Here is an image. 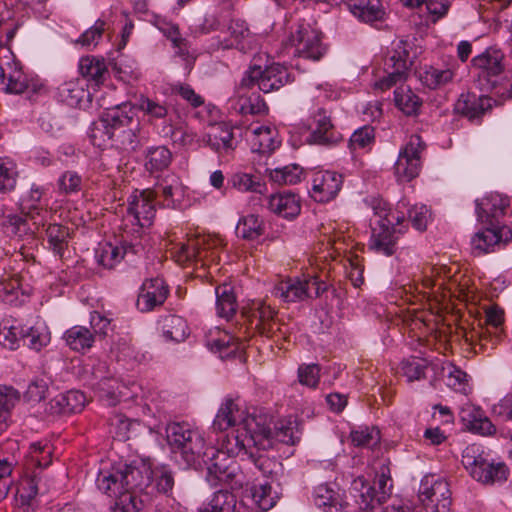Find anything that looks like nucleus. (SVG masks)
Here are the masks:
<instances>
[{"mask_svg":"<svg viewBox=\"0 0 512 512\" xmlns=\"http://www.w3.org/2000/svg\"><path fill=\"white\" fill-rule=\"evenodd\" d=\"M161 329L166 340L182 342L190 334L187 321L178 315H167L162 318Z\"/></svg>","mask_w":512,"mask_h":512,"instance_id":"41","label":"nucleus"},{"mask_svg":"<svg viewBox=\"0 0 512 512\" xmlns=\"http://www.w3.org/2000/svg\"><path fill=\"white\" fill-rule=\"evenodd\" d=\"M208 145L218 154H228L235 149V142L232 129L225 125H218L215 130L208 135Z\"/></svg>","mask_w":512,"mask_h":512,"instance_id":"44","label":"nucleus"},{"mask_svg":"<svg viewBox=\"0 0 512 512\" xmlns=\"http://www.w3.org/2000/svg\"><path fill=\"white\" fill-rule=\"evenodd\" d=\"M310 137L317 144H333L340 138L331 123L330 117L322 109L314 115Z\"/></svg>","mask_w":512,"mask_h":512,"instance_id":"36","label":"nucleus"},{"mask_svg":"<svg viewBox=\"0 0 512 512\" xmlns=\"http://www.w3.org/2000/svg\"><path fill=\"white\" fill-rule=\"evenodd\" d=\"M326 290V284L314 277L302 280L288 278L275 286L273 295L285 302H297L308 298H318Z\"/></svg>","mask_w":512,"mask_h":512,"instance_id":"15","label":"nucleus"},{"mask_svg":"<svg viewBox=\"0 0 512 512\" xmlns=\"http://www.w3.org/2000/svg\"><path fill=\"white\" fill-rule=\"evenodd\" d=\"M418 499L426 512H450L452 501L449 485L436 475L429 474L422 478Z\"/></svg>","mask_w":512,"mask_h":512,"instance_id":"12","label":"nucleus"},{"mask_svg":"<svg viewBox=\"0 0 512 512\" xmlns=\"http://www.w3.org/2000/svg\"><path fill=\"white\" fill-rule=\"evenodd\" d=\"M172 161V153L165 146H155L147 149L145 168L149 172L166 169Z\"/></svg>","mask_w":512,"mask_h":512,"instance_id":"48","label":"nucleus"},{"mask_svg":"<svg viewBox=\"0 0 512 512\" xmlns=\"http://www.w3.org/2000/svg\"><path fill=\"white\" fill-rule=\"evenodd\" d=\"M204 466L207 469V480L212 485L227 484L232 488L242 485L238 464L224 451L209 446Z\"/></svg>","mask_w":512,"mask_h":512,"instance_id":"8","label":"nucleus"},{"mask_svg":"<svg viewBox=\"0 0 512 512\" xmlns=\"http://www.w3.org/2000/svg\"><path fill=\"white\" fill-rule=\"evenodd\" d=\"M199 432V430L191 428L187 423H171L167 426V442L176 458H178L182 450L190 442V438H194V435Z\"/></svg>","mask_w":512,"mask_h":512,"instance_id":"38","label":"nucleus"},{"mask_svg":"<svg viewBox=\"0 0 512 512\" xmlns=\"http://www.w3.org/2000/svg\"><path fill=\"white\" fill-rule=\"evenodd\" d=\"M394 100L396 106L405 115L412 116L416 114V94L413 87L409 84H401L394 91Z\"/></svg>","mask_w":512,"mask_h":512,"instance_id":"57","label":"nucleus"},{"mask_svg":"<svg viewBox=\"0 0 512 512\" xmlns=\"http://www.w3.org/2000/svg\"><path fill=\"white\" fill-rule=\"evenodd\" d=\"M66 344L70 349L85 353L94 343V334L84 326L76 325L68 329L64 334Z\"/></svg>","mask_w":512,"mask_h":512,"instance_id":"42","label":"nucleus"},{"mask_svg":"<svg viewBox=\"0 0 512 512\" xmlns=\"http://www.w3.org/2000/svg\"><path fill=\"white\" fill-rule=\"evenodd\" d=\"M271 212L287 219L299 215L301 211L300 198L294 193H278L271 195L268 201Z\"/></svg>","mask_w":512,"mask_h":512,"instance_id":"35","label":"nucleus"},{"mask_svg":"<svg viewBox=\"0 0 512 512\" xmlns=\"http://www.w3.org/2000/svg\"><path fill=\"white\" fill-rule=\"evenodd\" d=\"M98 396L108 406H115L122 400L137 398L141 390L134 382L124 383L112 377H103L95 384Z\"/></svg>","mask_w":512,"mask_h":512,"instance_id":"19","label":"nucleus"},{"mask_svg":"<svg viewBox=\"0 0 512 512\" xmlns=\"http://www.w3.org/2000/svg\"><path fill=\"white\" fill-rule=\"evenodd\" d=\"M117 113L116 106L107 108L103 116L93 123L90 130V138L93 145L100 148H105L109 144L113 146Z\"/></svg>","mask_w":512,"mask_h":512,"instance_id":"25","label":"nucleus"},{"mask_svg":"<svg viewBox=\"0 0 512 512\" xmlns=\"http://www.w3.org/2000/svg\"><path fill=\"white\" fill-rule=\"evenodd\" d=\"M454 76L455 72L450 68L438 69L433 66H426L418 78L425 87L437 89L450 83Z\"/></svg>","mask_w":512,"mask_h":512,"instance_id":"45","label":"nucleus"},{"mask_svg":"<svg viewBox=\"0 0 512 512\" xmlns=\"http://www.w3.org/2000/svg\"><path fill=\"white\" fill-rule=\"evenodd\" d=\"M86 397L83 392L70 390L55 396L49 402V410L53 414H72L83 410Z\"/></svg>","mask_w":512,"mask_h":512,"instance_id":"32","label":"nucleus"},{"mask_svg":"<svg viewBox=\"0 0 512 512\" xmlns=\"http://www.w3.org/2000/svg\"><path fill=\"white\" fill-rule=\"evenodd\" d=\"M129 252H134L133 247L130 245L123 244L121 246H117L111 243H106L98 253V263L105 268L112 269L120 263Z\"/></svg>","mask_w":512,"mask_h":512,"instance_id":"46","label":"nucleus"},{"mask_svg":"<svg viewBox=\"0 0 512 512\" xmlns=\"http://www.w3.org/2000/svg\"><path fill=\"white\" fill-rule=\"evenodd\" d=\"M291 81L288 69L278 63L266 66L264 69L254 63L241 80L240 86L249 87L257 84L261 91L270 93L279 90Z\"/></svg>","mask_w":512,"mask_h":512,"instance_id":"10","label":"nucleus"},{"mask_svg":"<svg viewBox=\"0 0 512 512\" xmlns=\"http://www.w3.org/2000/svg\"><path fill=\"white\" fill-rule=\"evenodd\" d=\"M277 312L264 301L253 304L249 315V324L254 332L267 338L287 339L288 327L279 321Z\"/></svg>","mask_w":512,"mask_h":512,"instance_id":"14","label":"nucleus"},{"mask_svg":"<svg viewBox=\"0 0 512 512\" xmlns=\"http://www.w3.org/2000/svg\"><path fill=\"white\" fill-rule=\"evenodd\" d=\"M459 416L465 427L473 433L488 436L496 431L495 426L484 415L483 411L472 404L464 405L460 410Z\"/></svg>","mask_w":512,"mask_h":512,"instance_id":"30","label":"nucleus"},{"mask_svg":"<svg viewBox=\"0 0 512 512\" xmlns=\"http://www.w3.org/2000/svg\"><path fill=\"white\" fill-rule=\"evenodd\" d=\"M158 29L172 42V45L177 49L176 53L183 57L185 61H189V45L185 38L181 37L179 28L176 24L167 21H159Z\"/></svg>","mask_w":512,"mask_h":512,"instance_id":"47","label":"nucleus"},{"mask_svg":"<svg viewBox=\"0 0 512 512\" xmlns=\"http://www.w3.org/2000/svg\"><path fill=\"white\" fill-rule=\"evenodd\" d=\"M251 142L254 150L266 154L272 152L278 142L274 139V131L268 126H259L252 131Z\"/></svg>","mask_w":512,"mask_h":512,"instance_id":"51","label":"nucleus"},{"mask_svg":"<svg viewBox=\"0 0 512 512\" xmlns=\"http://www.w3.org/2000/svg\"><path fill=\"white\" fill-rule=\"evenodd\" d=\"M137 108L149 119H164L168 115V106L164 102L140 95Z\"/></svg>","mask_w":512,"mask_h":512,"instance_id":"61","label":"nucleus"},{"mask_svg":"<svg viewBox=\"0 0 512 512\" xmlns=\"http://www.w3.org/2000/svg\"><path fill=\"white\" fill-rule=\"evenodd\" d=\"M229 183L240 192L261 193L264 187L259 176L243 171L235 172L229 179Z\"/></svg>","mask_w":512,"mask_h":512,"instance_id":"58","label":"nucleus"},{"mask_svg":"<svg viewBox=\"0 0 512 512\" xmlns=\"http://www.w3.org/2000/svg\"><path fill=\"white\" fill-rule=\"evenodd\" d=\"M353 15L365 22L379 20L383 16L379 0H343Z\"/></svg>","mask_w":512,"mask_h":512,"instance_id":"40","label":"nucleus"},{"mask_svg":"<svg viewBox=\"0 0 512 512\" xmlns=\"http://www.w3.org/2000/svg\"><path fill=\"white\" fill-rule=\"evenodd\" d=\"M79 72L83 78L95 86L102 85L109 76L105 60L95 56L82 57L79 61Z\"/></svg>","mask_w":512,"mask_h":512,"instance_id":"37","label":"nucleus"},{"mask_svg":"<svg viewBox=\"0 0 512 512\" xmlns=\"http://www.w3.org/2000/svg\"><path fill=\"white\" fill-rule=\"evenodd\" d=\"M21 277L18 274L3 273L0 275V298L9 304L18 299L21 291Z\"/></svg>","mask_w":512,"mask_h":512,"instance_id":"53","label":"nucleus"},{"mask_svg":"<svg viewBox=\"0 0 512 512\" xmlns=\"http://www.w3.org/2000/svg\"><path fill=\"white\" fill-rule=\"evenodd\" d=\"M62 101L69 106H81L86 101H91L90 93L86 91L78 82L64 83L59 89Z\"/></svg>","mask_w":512,"mask_h":512,"instance_id":"56","label":"nucleus"},{"mask_svg":"<svg viewBox=\"0 0 512 512\" xmlns=\"http://www.w3.org/2000/svg\"><path fill=\"white\" fill-rule=\"evenodd\" d=\"M272 448L271 428L268 424L260 425L254 431L236 428L227 435L219 450L224 451L229 457H249L253 449L269 450Z\"/></svg>","mask_w":512,"mask_h":512,"instance_id":"1","label":"nucleus"},{"mask_svg":"<svg viewBox=\"0 0 512 512\" xmlns=\"http://www.w3.org/2000/svg\"><path fill=\"white\" fill-rule=\"evenodd\" d=\"M43 217L41 219H31L28 214L24 215H8L3 222L5 232L11 237L22 239L24 237H33L35 231L40 226H44Z\"/></svg>","mask_w":512,"mask_h":512,"instance_id":"31","label":"nucleus"},{"mask_svg":"<svg viewBox=\"0 0 512 512\" xmlns=\"http://www.w3.org/2000/svg\"><path fill=\"white\" fill-rule=\"evenodd\" d=\"M221 240L213 236H197L183 243H176L171 248V254L179 265L201 263L202 266L216 262L219 258L218 249Z\"/></svg>","mask_w":512,"mask_h":512,"instance_id":"4","label":"nucleus"},{"mask_svg":"<svg viewBox=\"0 0 512 512\" xmlns=\"http://www.w3.org/2000/svg\"><path fill=\"white\" fill-rule=\"evenodd\" d=\"M395 221L371 224L369 248L376 253L391 256L395 252Z\"/></svg>","mask_w":512,"mask_h":512,"instance_id":"24","label":"nucleus"},{"mask_svg":"<svg viewBox=\"0 0 512 512\" xmlns=\"http://www.w3.org/2000/svg\"><path fill=\"white\" fill-rule=\"evenodd\" d=\"M216 310L218 316L229 320L232 318L238 308V303L230 285L223 284L215 289Z\"/></svg>","mask_w":512,"mask_h":512,"instance_id":"43","label":"nucleus"},{"mask_svg":"<svg viewBox=\"0 0 512 512\" xmlns=\"http://www.w3.org/2000/svg\"><path fill=\"white\" fill-rule=\"evenodd\" d=\"M18 400V393L12 387H0V431L3 432L8 427V418L11 409Z\"/></svg>","mask_w":512,"mask_h":512,"instance_id":"60","label":"nucleus"},{"mask_svg":"<svg viewBox=\"0 0 512 512\" xmlns=\"http://www.w3.org/2000/svg\"><path fill=\"white\" fill-rule=\"evenodd\" d=\"M257 47V37L249 30L242 20H231L227 29L221 31L209 40L208 51L237 49L243 53L252 51Z\"/></svg>","mask_w":512,"mask_h":512,"instance_id":"6","label":"nucleus"},{"mask_svg":"<svg viewBox=\"0 0 512 512\" xmlns=\"http://www.w3.org/2000/svg\"><path fill=\"white\" fill-rule=\"evenodd\" d=\"M394 175L398 183H409L416 177V146L412 138L399 151Z\"/></svg>","mask_w":512,"mask_h":512,"instance_id":"29","label":"nucleus"},{"mask_svg":"<svg viewBox=\"0 0 512 512\" xmlns=\"http://www.w3.org/2000/svg\"><path fill=\"white\" fill-rule=\"evenodd\" d=\"M411 45L404 40H400L394 44L393 49L385 58L384 70L387 76L383 77L375 83V87L380 90L391 88L398 81L406 80L408 69L413 64L409 58V49Z\"/></svg>","mask_w":512,"mask_h":512,"instance_id":"13","label":"nucleus"},{"mask_svg":"<svg viewBox=\"0 0 512 512\" xmlns=\"http://www.w3.org/2000/svg\"><path fill=\"white\" fill-rule=\"evenodd\" d=\"M476 205L478 219L482 223L493 225L494 220L505 214L510 206V200L499 193H491L477 201Z\"/></svg>","mask_w":512,"mask_h":512,"instance_id":"27","label":"nucleus"},{"mask_svg":"<svg viewBox=\"0 0 512 512\" xmlns=\"http://www.w3.org/2000/svg\"><path fill=\"white\" fill-rule=\"evenodd\" d=\"M169 294L165 281L160 278H151L143 282L137 299V308L141 312H149L164 304Z\"/></svg>","mask_w":512,"mask_h":512,"instance_id":"23","label":"nucleus"},{"mask_svg":"<svg viewBox=\"0 0 512 512\" xmlns=\"http://www.w3.org/2000/svg\"><path fill=\"white\" fill-rule=\"evenodd\" d=\"M285 47L293 49V55L313 61L320 60L326 52L321 32L308 24H298L292 27Z\"/></svg>","mask_w":512,"mask_h":512,"instance_id":"7","label":"nucleus"},{"mask_svg":"<svg viewBox=\"0 0 512 512\" xmlns=\"http://www.w3.org/2000/svg\"><path fill=\"white\" fill-rule=\"evenodd\" d=\"M266 424L267 418L265 416L249 415L237 401L226 399L216 414L212 428L215 431H225L231 427L254 431L260 425Z\"/></svg>","mask_w":512,"mask_h":512,"instance_id":"9","label":"nucleus"},{"mask_svg":"<svg viewBox=\"0 0 512 512\" xmlns=\"http://www.w3.org/2000/svg\"><path fill=\"white\" fill-rule=\"evenodd\" d=\"M493 99L486 95L477 96L474 93L467 92L461 94L455 104L458 113L467 117L469 120H475L482 117L493 106Z\"/></svg>","mask_w":512,"mask_h":512,"instance_id":"26","label":"nucleus"},{"mask_svg":"<svg viewBox=\"0 0 512 512\" xmlns=\"http://www.w3.org/2000/svg\"><path fill=\"white\" fill-rule=\"evenodd\" d=\"M367 207L373 211L374 218L371 219V224L385 223L390 221L399 222V217L395 216L389 204L378 196H370L364 200Z\"/></svg>","mask_w":512,"mask_h":512,"instance_id":"50","label":"nucleus"},{"mask_svg":"<svg viewBox=\"0 0 512 512\" xmlns=\"http://www.w3.org/2000/svg\"><path fill=\"white\" fill-rule=\"evenodd\" d=\"M236 233L239 237L247 240H255L264 233V223L255 214L243 216L238 221Z\"/></svg>","mask_w":512,"mask_h":512,"instance_id":"49","label":"nucleus"},{"mask_svg":"<svg viewBox=\"0 0 512 512\" xmlns=\"http://www.w3.org/2000/svg\"><path fill=\"white\" fill-rule=\"evenodd\" d=\"M418 31L420 27L429 28L444 17L449 10L448 0H418Z\"/></svg>","mask_w":512,"mask_h":512,"instance_id":"34","label":"nucleus"},{"mask_svg":"<svg viewBox=\"0 0 512 512\" xmlns=\"http://www.w3.org/2000/svg\"><path fill=\"white\" fill-rule=\"evenodd\" d=\"M97 488L110 498H114L112 512H139L141 501L126 485L125 476L121 467H113L108 471H101L96 480Z\"/></svg>","mask_w":512,"mask_h":512,"instance_id":"2","label":"nucleus"},{"mask_svg":"<svg viewBox=\"0 0 512 512\" xmlns=\"http://www.w3.org/2000/svg\"><path fill=\"white\" fill-rule=\"evenodd\" d=\"M152 192L159 198L164 207H180L186 196V187L175 173H167L158 178Z\"/></svg>","mask_w":512,"mask_h":512,"instance_id":"20","label":"nucleus"},{"mask_svg":"<svg viewBox=\"0 0 512 512\" xmlns=\"http://www.w3.org/2000/svg\"><path fill=\"white\" fill-rule=\"evenodd\" d=\"M155 199L151 189L135 191L128 201L127 218L141 228L150 227L156 215Z\"/></svg>","mask_w":512,"mask_h":512,"instance_id":"18","label":"nucleus"},{"mask_svg":"<svg viewBox=\"0 0 512 512\" xmlns=\"http://www.w3.org/2000/svg\"><path fill=\"white\" fill-rule=\"evenodd\" d=\"M376 477L377 490L370 486L362 476L355 478L351 484V491L354 492L356 498H359L360 507L369 512H381L382 505L391 494L392 480L390 469L386 463L381 464L376 472Z\"/></svg>","mask_w":512,"mask_h":512,"instance_id":"3","label":"nucleus"},{"mask_svg":"<svg viewBox=\"0 0 512 512\" xmlns=\"http://www.w3.org/2000/svg\"><path fill=\"white\" fill-rule=\"evenodd\" d=\"M251 497L255 505L262 511H268L276 503V497L273 495L272 488L268 483L254 485L251 488Z\"/></svg>","mask_w":512,"mask_h":512,"instance_id":"64","label":"nucleus"},{"mask_svg":"<svg viewBox=\"0 0 512 512\" xmlns=\"http://www.w3.org/2000/svg\"><path fill=\"white\" fill-rule=\"evenodd\" d=\"M28 86V78L15 60L14 54L0 43V89L6 93L21 94Z\"/></svg>","mask_w":512,"mask_h":512,"instance_id":"16","label":"nucleus"},{"mask_svg":"<svg viewBox=\"0 0 512 512\" xmlns=\"http://www.w3.org/2000/svg\"><path fill=\"white\" fill-rule=\"evenodd\" d=\"M343 177L334 171H318L313 175L311 196L321 203L333 200L342 188Z\"/></svg>","mask_w":512,"mask_h":512,"instance_id":"22","label":"nucleus"},{"mask_svg":"<svg viewBox=\"0 0 512 512\" xmlns=\"http://www.w3.org/2000/svg\"><path fill=\"white\" fill-rule=\"evenodd\" d=\"M266 451L267 450L253 449L248 459L254 463L256 468L263 474V476L270 477L274 474H277L280 468V463L274 458L268 457L265 453Z\"/></svg>","mask_w":512,"mask_h":512,"instance_id":"62","label":"nucleus"},{"mask_svg":"<svg viewBox=\"0 0 512 512\" xmlns=\"http://www.w3.org/2000/svg\"><path fill=\"white\" fill-rule=\"evenodd\" d=\"M123 475L125 476L126 485L134 495L136 493H149L147 490L151 487L153 470L148 463L142 462L138 466L123 465L121 466Z\"/></svg>","mask_w":512,"mask_h":512,"instance_id":"28","label":"nucleus"},{"mask_svg":"<svg viewBox=\"0 0 512 512\" xmlns=\"http://www.w3.org/2000/svg\"><path fill=\"white\" fill-rule=\"evenodd\" d=\"M511 239L512 230L508 226L493 224L474 235L471 240L472 250L477 255L490 253Z\"/></svg>","mask_w":512,"mask_h":512,"instance_id":"21","label":"nucleus"},{"mask_svg":"<svg viewBox=\"0 0 512 512\" xmlns=\"http://www.w3.org/2000/svg\"><path fill=\"white\" fill-rule=\"evenodd\" d=\"M208 448L203 435L199 432L194 435V438H190V442L182 450L177 460L182 461L186 467L201 469L203 463L206 462Z\"/></svg>","mask_w":512,"mask_h":512,"instance_id":"33","label":"nucleus"},{"mask_svg":"<svg viewBox=\"0 0 512 512\" xmlns=\"http://www.w3.org/2000/svg\"><path fill=\"white\" fill-rule=\"evenodd\" d=\"M315 505L324 512H342V499L332 484H320L314 490L313 495Z\"/></svg>","mask_w":512,"mask_h":512,"instance_id":"39","label":"nucleus"},{"mask_svg":"<svg viewBox=\"0 0 512 512\" xmlns=\"http://www.w3.org/2000/svg\"><path fill=\"white\" fill-rule=\"evenodd\" d=\"M50 332L44 323H36L35 325L24 329L23 340L27 345L36 351H40L43 347L50 343Z\"/></svg>","mask_w":512,"mask_h":512,"instance_id":"52","label":"nucleus"},{"mask_svg":"<svg viewBox=\"0 0 512 512\" xmlns=\"http://www.w3.org/2000/svg\"><path fill=\"white\" fill-rule=\"evenodd\" d=\"M503 59V53L493 48L472 59L473 67L479 70L475 85L481 92H490L498 87L504 70Z\"/></svg>","mask_w":512,"mask_h":512,"instance_id":"11","label":"nucleus"},{"mask_svg":"<svg viewBox=\"0 0 512 512\" xmlns=\"http://www.w3.org/2000/svg\"><path fill=\"white\" fill-rule=\"evenodd\" d=\"M44 191L41 187L33 184L29 192L23 196L21 200V208L25 214H28L31 219L40 217V211H43L41 206V199Z\"/></svg>","mask_w":512,"mask_h":512,"instance_id":"59","label":"nucleus"},{"mask_svg":"<svg viewBox=\"0 0 512 512\" xmlns=\"http://www.w3.org/2000/svg\"><path fill=\"white\" fill-rule=\"evenodd\" d=\"M462 464L475 480L484 484L502 482L508 476L507 466L504 463L490 462L477 445L464 449Z\"/></svg>","mask_w":512,"mask_h":512,"instance_id":"5","label":"nucleus"},{"mask_svg":"<svg viewBox=\"0 0 512 512\" xmlns=\"http://www.w3.org/2000/svg\"><path fill=\"white\" fill-rule=\"evenodd\" d=\"M46 237L53 251L62 257L70 237L69 229L61 224H49Z\"/></svg>","mask_w":512,"mask_h":512,"instance_id":"54","label":"nucleus"},{"mask_svg":"<svg viewBox=\"0 0 512 512\" xmlns=\"http://www.w3.org/2000/svg\"><path fill=\"white\" fill-rule=\"evenodd\" d=\"M236 497L229 491H217L210 502L199 512H235Z\"/></svg>","mask_w":512,"mask_h":512,"instance_id":"55","label":"nucleus"},{"mask_svg":"<svg viewBox=\"0 0 512 512\" xmlns=\"http://www.w3.org/2000/svg\"><path fill=\"white\" fill-rule=\"evenodd\" d=\"M117 122L113 146L124 150H135L138 146L139 123L135 119V109L131 103L116 105Z\"/></svg>","mask_w":512,"mask_h":512,"instance_id":"17","label":"nucleus"},{"mask_svg":"<svg viewBox=\"0 0 512 512\" xmlns=\"http://www.w3.org/2000/svg\"><path fill=\"white\" fill-rule=\"evenodd\" d=\"M24 328L9 321L0 323V343L11 350L16 349L20 339H23Z\"/></svg>","mask_w":512,"mask_h":512,"instance_id":"63","label":"nucleus"}]
</instances>
